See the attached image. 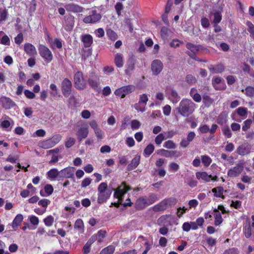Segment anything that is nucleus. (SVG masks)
Here are the masks:
<instances>
[{
    "instance_id": "obj_1",
    "label": "nucleus",
    "mask_w": 254,
    "mask_h": 254,
    "mask_svg": "<svg viewBox=\"0 0 254 254\" xmlns=\"http://www.w3.org/2000/svg\"><path fill=\"white\" fill-rule=\"evenodd\" d=\"M195 104L190 99H183L179 104L177 110L183 117H188L194 111Z\"/></svg>"
},
{
    "instance_id": "obj_2",
    "label": "nucleus",
    "mask_w": 254,
    "mask_h": 254,
    "mask_svg": "<svg viewBox=\"0 0 254 254\" xmlns=\"http://www.w3.org/2000/svg\"><path fill=\"white\" fill-rule=\"evenodd\" d=\"M97 190V202L99 203H103L109 199L113 190L108 188V184L106 182H102L98 186Z\"/></svg>"
},
{
    "instance_id": "obj_3",
    "label": "nucleus",
    "mask_w": 254,
    "mask_h": 254,
    "mask_svg": "<svg viewBox=\"0 0 254 254\" xmlns=\"http://www.w3.org/2000/svg\"><path fill=\"white\" fill-rule=\"evenodd\" d=\"M156 199L155 196L153 194L150 195L148 197H140L136 200L134 207L137 210H142L153 204Z\"/></svg>"
},
{
    "instance_id": "obj_4",
    "label": "nucleus",
    "mask_w": 254,
    "mask_h": 254,
    "mask_svg": "<svg viewBox=\"0 0 254 254\" xmlns=\"http://www.w3.org/2000/svg\"><path fill=\"white\" fill-rule=\"evenodd\" d=\"M73 82L75 87L78 90H83L86 87V82L83 77V73L81 71H77L74 74Z\"/></svg>"
},
{
    "instance_id": "obj_5",
    "label": "nucleus",
    "mask_w": 254,
    "mask_h": 254,
    "mask_svg": "<svg viewBox=\"0 0 254 254\" xmlns=\"http://www.w3.org/2000/svg\"><path fill=\"white\" fill-rule=\"evenodd\" d=\"M38 50L40 56L47 63H50L53 60V54L47 46L40 44L38 47Z\"/></svg>"
},
{
    "instance_id": "obj_6",
    "label": "nucleus",
    "mask_w": 254,
    "mask_h": 254,
    "mask_svg": "<svg viewBox=\"0 0 254 254\" xmlns=\"http://www.w3.org/2000/svg\"><path fill=\"white\" fill-rule=\"evenodd\" d=\"M134 90L135 87L134 85H128L117 89L115 91L114 93L116 96L121 97V98H124L126 97V95L133 92Z\"/></svg>"
},
{
    "instance_id": "obj_7",
    "label": "nucleus",
    "mask_w": 254,
    "mask_h": 254,
    "mask_svg": "<svg viewBox=\"0 0 254 254\" xmlns=\"http://www.w3.org/2000/svg\"><path fill=\"white\" fill-rule=\"evenodd\" d=\"M130 190V187L127 185L126 183L123 182L117 189L115 190L114 196L115 198L122 200L124 194Z\"/></svg>"
},
{
    "instance_id": "obj_8",
    "label": "nucleus",
    "mask_w": 254,
    "mask_h": 254,
    "mask_svg": "<svg viewBox=\"0 0 254 254\" xmlns=\"http://www.w3.org/2000/svg\"><path fill=\"white\" fill-rule=\"evenodd\" d=\"M72 85L70 80L65 78L61 82V90L62 94L65 97H68L71 92Z\"/></svg>"
},
{
    "instance_id": "obj_9",
    "label": "nucleus",
    "mask_w": 254,
    "mask_h": 254,
    "mask_svg": "<svg viewBox=\"0 0 254 254\" xmlns=\"http://www.w3.org/2000/svg\"><path fill=\"white\" fill-rule=\"evenodd\" d=\"M101 15L98 13L96 10H93L89 12V14L85 16L83 19V22L85 23H95L101 19Z\"/></svg>"
},
{
    "instance_id": "obj_10",
    "label": "nucleus",
    "mask_w": 254,
    "mask_h": 254,
    "mask_svg": "<svg viewBox=\"0 0 254 254\" xmlns=\"http://www.w3.org/2000/svg\"><path fill=\"white\" fill-rule=\"evenodd\" d=\"M74 168L68 167L60 171V178L58 180H63L64 179H74Z\"/></svg>"
},
{
    "instance_id": "obj_11",
    "label": "nucleus",
    "mask_w": 254,
    "mask_h": 254,
    "mask_svg": "<svg viewBox=\"0 0 254 254\" xmlns=\"http://www.w3.org/2000/svg\"><path fill=\"white\" fill-rule=\"evenodd\" d=\"M161 37L164 44L168 43L173 37V31L167 27H162L160 31Z\"/></svg>"
},
{
    "instance_id": "obj_12",
    "label": "nucleus",
    "mask_w": 254,
    "mask_h": 254,
    "mask_svg": "<svg viewBox=\"0 0 254 254\" xmlns=\"http://www.w3.org/2000/svg\"><path fill=\"white\" fill-rule=\"evenodd\" d=\"M244 170V166L242 163H238L234 167L228 170L227 175L231 178L239 176Z\"/></svg>"
},
{
    "instance_id": "obj_13",
    "label": "nucleus",
    "mask_w": 254,
    "mask_h": 254,
    "mask_svg": "<svg viewBox=\"0 0 254 254\" xmlns=\"http://www.w3.org/2000/svg\"><path fill=\"white\" fill-rule=\"evenodd\" d=\"M177 199L174 197H169L163 200L160 202V211L164 210L169 207L175 205Z\"/></svg>"
},
{
    "instance_id": "obj_14",
    "label": "nucleus",
    "mask_w": 254,
    "mask_h": 254,
    "mask_svg": "<svg viewBox=\"0 0 254 254\" xmlns=\"http://www.w3.org/2000/svg\"><path fill=\"white\" fill-rule=\"evenodd\" d=\"M252 148L251 145L248 142H245L240 145L236 150V152L240 155H245L250 153Z\"/></svg>"
},
{
    "instance_id": "obj_15",
    "label": "nucleus",
    "mask_w": 254,
    "mask_h": 254,
    "mask_svg": "<svg viewBox=\"0 0 254 254\" xmlns=\"http://www.w3.org/2000/svg\"><path fill=\"white\" fill-rule=\"evenodd\" d=\"M0 103L5 109H10L16 105L12 99L5 96H2L0 98Z\"/></svg>"
},
{
    "instance_id": "obj_16",
    "label": "nucleus",
    "mask_w": 254,
    "mask_h": 254,
    "mask_svg": "<svg viewBox=\"0 0 254 254\" xmlns=\"http://www.w3.org/2000/svg\"><path fill=\"white\" fill-rule=\"evenodd\" d=\"M99 80V77L97 75L93 74L90 76V77L87 80V82L92 89L98 90L100 84Z\"/></svg>"
},
{
    "instance_id": "obj_17",
    "label": "nucleus",
    "mask_w": 254,
    "mask_h": 254,
    "mask_svg": "<svg viewBox=\"0 0 254 254\" xmlns=\"http://www.w3.org/2000/svg\"><path fill=\"white\" fill-rule=\"evenodd\" d=\"M195 136V133L193 131H190L187 135V138H183L180 143V146L183 148H186L189 146Z\"/></svg>"
},
{
    "instance_id": "obj_18",
    "label": "nucleus",
    "mask_w": 254,
    "mask_h": 254,
    "mask_svg": "<svg viewBox=\"0 0 254 254\" xmlns=\"http://www.w3.org/2000/svg\"><path fill=\"white\" fill-rule=\"evenodd\" d=\"M64 8L67 11L73 13L81 12L83 10L82 7L72 3L65 4Z\"/></svg>"
},
{
    "instance_id": "obj_19",
    "label": "nucleus",
    "mask_w": 254,
    "mask_h": 254,
    "mask_svg": "<svg viewBox=\"0 0 254 254\" xmlns=\"http://www.w3.org/2000/svg\"><path fill=\"white\" fill-rule=\"evenodd\" d=\"M24 50L26 54L29 56H34L37 54L36 49L32 44L25 43L24 46Z\"/></svg>"
},
{
    "instance_id": "obj_20",
    "label": "nucleus",
    "mask_w": 254,
    "mask_h": 254,
    "mask_svg": "<svg viewBox=\"0 0 254 254\" xmlns=\"http://www.w3.org/2000/svg\"><path fill=\"white\" fill-rule=\"evenodd\" d=\"M140 161V156L136 155L130 161V163L128 164L127 169L128 171H132L135 169L139 164Z\"/></svg>"
},
{
    "instance_id": "obj_21",
    "label": "nucleus",
    "mask_w": 254,
    "mask_h": 254,
    "mask_svg": "<svg viewBox=\"0 0 254 254\" xmlns=\"http://www.w3.org/2000/svg\"><path fill=\"white\" fill-rule=\"evenodd\" d=\"M88 129L87 127H81L79 128L76 133L78 140L81 142L83 139L86 138L88 134Z\"/></svg>"
},
{
    "instance_id": "obj_22",
    "label": "nucleus",
    "mask_w": 254,
    "mask_h": 254,
    "mask_svg": "<svg viewBox=\"0 0 254 254\" xmlns=\"http://www.w3.org/2000/svg\"><path fill=\"white\" fill-rule=\"evenodd\" d=\"M81 40L83 43L85 48L90 47L93 43V37L90 34L82 35Z\"/></svg>"
},
{
    "instance_id": "obj_23",
    "label": "nucleus",
    "mask_w": 254,
    "mask_h": 254,
    "mask_svg": "<svg viewBox=\"0 0 254 254\" xmlns=\"http://www.w3.org/2000/svg\"><path fill=\"white\" fill-rule=\"evenodd\" d=\"M93 238H90L87 243L84 245L82 249L83 254H88L90 252V247L93 243L95 242V239Z\"/></svg>"
},
{
    "instance_id": "obj_24",
    "label": "nucleus",
    "mask_w": 254,
    "mask_h": 254,
    "mask_svg": "<svg viewBox=\"0 0 254 254\" xmlns=\"http://www.w3.org/2000/svg\"><path fill=\"white\" fill-rule=\"evenodd\" d=\"M47 176L48 178L51 180L55 179L58 177V179H59L60 171H59L58 169L56 168L52 169L47 173Z\"/></svg>"
},
{
    "instance_id": "obj_25",
    "label": "nucleus",
    "mask_w": 254,
    "mask_h": 254,
    "mask_svg": "<svg viewBox=\"0 0 254 254\" xmlns=\"http://www.w3.org/2000/svg\"><path fill=\"white\" fill-rule=\"evenodd\" d=\"M186 47L190 51V52L196 53L203 49L202 46L200 45H194L191 43H188L186 44Z\"/></svg>"
},
{
    "instance_id": "obj_26",
    "label": "nucleus",
    "mask_w": 254,
    "mask_h": 254,
    "mask_svg": "<svg viewBox=\"0 0 254 254\" xmlns=\"http://www.w3.org/2000/svg\"><path fill=\"white\" fill-rule=\"evenodd\" d=\"M196 177L198 180L202 179L205 182H209L211 179V175H208L205 172L196 173Z\"/></svg>"
},
{
    "instance_id": "obj_27",
    "label": "nucleus",
    "mask_w": 254,
    "mask_h": 254,
    "mask_svg": "<svg viewBox=\"0 0 254 254\" xmlns=\"http://www.w3.org/2000/svg\"><path fill=\"white\" fill-rule=\"evenodd\" d=\"M64 24L65 26L72 28L74 24V17L71 15H67L64 17Z\"/></svg>"
},
{
    "instance_id": "obj_28",
    "label": "nucleus",
    "mask_w": 254,
    "mask_h": 254,
    "mask_svg": "<svg viewBox=\"0 0 254 254\" xmlns=\"http://www.w3.org/2000/svg\"><path fill=\"white\" fill-rule=\"evenodd\" d=\"M23 217L21 214H17L13 219L12 223V227L13 229H15L19 226L23 221Z\"/></svg>"
},
{
    "instance_id": "obj_29",
    "label": "nucleus",
    "mask_w": 254,
    "mask_h": 254,
    "mask_svg": "<svg viewBox=\"0 0 254 254\" xmlns=\"http://www.w3.org/2000/svg\"><path fill=\"white\" fill-rule=\"evenodd\" d=\"M74 228L78 231L80 233L84 232V224L81 219H77L74 223Z\"/></svg>"
},
{
    "instance_id": "obj_30",
    "label": "nucleus",
    "mask_w": 254,
    "mask_h": 254,
    "mask_svg": "<svg viewBox=\"0 0 254 254\" xmlns=\"http://www.w3.org/2000/svg\"><path fill=\"white\" fill-rule=\"evenodd\" d=\"M39 146L44 149H49L54 147L50 138L39 142Z\"/></svg>"
},
{
    "instance_id": "obj_31",
    "label": "nucleus",
    "mask_w": 254,
    "mask_h": 254,
    "mask_svg": "<svg viewBox=\"0 0 254 254\" xmlns=\"http://www.w3.org/2000/svg\"><path fill=\"white\" fill-rule=\"evenodd\" d=\"M209 69L213 73H219L224 71V68L222 64H219L215 66H211Z\"/></svg>"
},
{
    "instance_id": "obj_32",
    "label": "nucleus",
    "mask_w": 254,
    "mask_h": 254,
    "mask_svg": "<svg viewBox=\"0 0 254 254\" xmlns=\"http://www.w3.org/2000/svg\"><path fill=\"white\" fill-rule=\"evenodd\" d=\"M135 68V63L133 59L129 60L127 65L125 73L127 74H130Z\"/></svg>"
},
{
    "instance_id": "obj_33",
    "label": "nucleus",
    "mask_w": 254,
    "mask_h": 254,
    "mask_svg": "<svg viewBox=\"0 0 254 254\" xmlns=\"http://www.w3.org/2000/svg\"><path fill=\"white\" fill-rule=\"evenodd\" d=\"M175 135V132L173 131H170L164 132L162 133H160V144L164 140L167 138H172Z\"/></svg>"
},
{
    "instance_id": "obj_34",
    "label": "nucleus",
    "mask_w": 254,
    "mask_h": 254,
    "mask_svg": "<svg viewBox=\"0 0 254 254\" xmlns=\"http://www.w3.org/2000/svg\"><path fill=\"white\" fill-rule=\"evenodd\" d=\"M115 63L118 67H122L124 65L123 57L121 54H117L115 57Z\"/></svg>"
},
{
    "instance_id": "obj_35",
    "label": "nucleus",
    "mask_w": 254,
    "mask_h": 254,
    "mask_svg": "<svg viewBox=\"0 0 254 254\" xmlns=\"http://www.w3.org/2000/svg\"><path fill=\"white\" fill-rule=\"evenodd\" d=\"M214 212H215L214 218L215 221L214 224L216 226L219 225L223 221V219L222 218V216L219 210L217 209H215L214 210Z\"/></svg>"
},
{
    "instance_id": "obj_36",
    "label": "nucleus",
    "mask_w": 254,
    "mask_h": 254,
    "mask_svg": "<svg viewBox=\"0 0 254 254\" xmlns=\"http://www.w3.org/2000/svg\"><path fill=\"white\" fill-rule=\"evenodd\" d=\"M227 121V115L225 113H221L216 119L217 124L220 125H223Z\"/></svg>"
},
{
    "instance_id": "obj_37",
    "label": "nucleus",
    "mask_w": 254,
    "mask_h": 254,
    "mask_svg": "<svg viewBox=\"0 0 254 254\" xmlns=\"http://www.w3.org/2000/svg\"><path fill=\"white\" fill-rule=\"evenodd\" d=\"M170 98L173 103H176L179 101L181 98L176 90L172 89L171 90Z\"/></svg>"
},
{
    "instance_id": "obj_38",
    "label": "nucleus",
    "mask_w": 254,
    "mask_h": 254,
    "mask_svg": "<svg viewBox=\"0 0 254 254\" xmlns=\"http://www.w3.org/2000/svg\"><path fill=\"white\" fill-rule=\"evenodd\" d=\"M115 250V248L113 245H109L104 248L100 252V254H113Z\"/></svg>"
},
{
    "instance_id": "obj_39",
    "label": "nucleus",
    "mask_w": 254,
    "mask_h": 254,
    "mask_svg": "<svg viewBox=\"0 0 254 254\" xmlns=\"http://www.w3.org/2000/svg\"><path fill=\"white\" fill-rule=\"evenodd\" d=\"M223 188L222 187H218L217 188H213L212 190V191L214 193V195L216 197L224 198V196L223 195Z\"/></svg>"
},
{
    "instance_id": "obj_40",
    "label": "nucleus",
    "mask_w": 254,
    "mask_h": 254,
    "mask_svg": "<svg viewBox=\"0 0 254 254\" xmlns=\"http://www.w3.org/2000/svg\"><path fill=\"white\" fill-rule=\"evenodd\" d=\"M151 70L154 75H157L159 74V60H155L152 62Z\"/></svg>"
},
{
    "instance_id": "obj_41",
    "label": "nucleus",
    "mask_w": 254,
    "mask_h": 254,
    "mask_svg": "<svg viewBox=\"0 0 254 254\" xmlns=\"http://www.w3.org/2000/svg\"><path fill=\"white\" fill-rule=\"evenodd\" d=\"M177 152L176 151H169L164 149H160V155L166 157H172L174 156Z\"/></svg>"
},
{
    "instance_id": "obj_42",
    "label": "nucleus",
    "mask_w": 254,
    "mask_h": 254,
    "mask_svg": "<svg viewBox=\"0 0 254 254\" xmlns=\"http://www.w3.org/2000/svg\"><path fill=\"white\" fill-rule=\"evenodd\" d=\"M8 15L7 10L5 8H0V23L6 20Z\"/></svg>"
},
{
    "instance_id": "obj_43",
    "label": "nucleus",
    "mask_w": 254,
    "mask_h": 254,
    "mask_svg": "<svg viewBox=\"0 0 254 254\" xmlns=\"http://www.w3.org/2000/svg\"><path fill=\"white\" fill-rule=\"evenodd\" d=\"M244 233L245 234V237L247 238H249L252 234V229H251V226L250 225V223L247 224L244 229Z\"/></svg>"
},
{
    "instance_id": "obj_44",
    "label": "nucleus",
    "mask_w": 254,
    "mask_h": 254,
    "mask_svg": "<svg viewBox=\"0 0 254 254\" xmlns=\"http://www.w3.org/2000/svg\"><path fill=\"white\" fill-rule=\"evenodd\" d=\"M62 138V136L61 134H57L53 135L50 139L54 146L61 140Z\"/></svg>"
},
{
    "instance_id": "obj_45",
    "label": "nucleus",
    "mask_w": 254,
    "mask_h": 254,
    "mask_svg": "<svg viewBox=\"0 0 254 254\" xmlns=\"http://www.w3.org/2000/svg\"><path fill=\"white\" fill-rule=\"evenodd\" d=\"M246 25L248 26L247 30L250 33L251 37L254 39V25L250 21H247Z\"/></svg>"
},
{
    "instance_id": "obj_46",
    "label": "nucleus",
    "mask_w": 254,
    "mask_h": 254,
    "mask_svg": "<svg viewBox=\"0 0 254 254\" xmlns=\"http://www.w3.org/2000/svg\"><path fill=\"white\" fill-rule=\"evenodd\" d=\"M154 150V146L152 144L148 145L144 150V153L145 155L149 156L150 155Z\"/></svg>"
},
{
    "instance_id": "obj_47",
    "label": "nucleus",
    "mask_w": 254,
    "mask_h": 254,
    "mask_svg": "<svg viewBox=\"0 0 254 254\" xmlns=\"http://www.w3.org/2000/svg\"><path fill=\"white\" fill-rule=\"evenodd\" d=\"M106 34L109 38L111 40L115 41L118 38L116 33L111 29L107 30Z\"/></svg>"
},
{
    "instance_id": "obj_48",
    "label": "nucleus",
    "mask_w": 254,
    "mask_h": 254,
    "mask_svg": "<svg viewBox=\"0 0 254 254\" xmlns=\"http://www.w3.org/2000/svg\"><path fill=\"white\" fill-rule=\"evenodd\" d=\"M222 131L223 134L227 138H230L232 136V133L230 127L228 126H225L222 128Z\"/></svg>"
},
{
    "instance_id": "obj_49",
    "label": "nucleus",
    "mask_w": 254,
    "mask_h": 254,
    "mask_svg": "<svg viewBox=\"0 0 254 254\" xmlns=\"http://www.w3.org/2000/svg\"><path fill=\"white\" fill-rule=\"evenodd\" d=\"M245 94L249 97H254V87L253 86H248L245 88Z\"/></svg>"
},
{
    "instance_id": "obj_50",
    "label": "nucleus",
    "mask_w": 254,
    "mask_h": 254,
    "mask_svg": "<svg viewBox=\"0 0 254 254\" xmlns=\"http://www.w3.org/2000/svg\"><path fill=\"white\" fill-rule=\"evenodd\" d=\"M238 114L242 117L246 118L247 116V108L245 107H239L237 109Z\"/></svg>"
},
{
    "instance_id": "obj_51",
    "label": "nucleus",
    "mask_w": 254,
    "mask_h": 254,
    "mask_svg": "<svg viewBox=\"0 0 254 254\" xmlns=\"http://www.w3.org/2000/svg\"><path fill=\"white\" fill-rule=\"evenodd\" d=\"M52 44H53V48H51L53 50H54L55 47L59 49H60L63 47V41L60 39L56 38Z\"/></svg>"
},
{
    "instance_id": "obj_52",
    "label": "nucleus",
    "mask_w": 254,
    "mask_h": 254,
    "mask_svg": "<svg viewBox=\"0 0 254 254\" xmlns=\"http://www.w3.org/2000/svg\"><path fill=\"white\" fill-rule=\"evenodd\" d=\"M54 221V218L52 215H49L44 219V222L46 226H51Z\"/></svg>"
},
{
    "instance_id": "obj_53",
    "label": "nucleus",
    "mask_w": 254,
    "mask_h": 254,
    "mask_svg": "<svg viewBox=\"0 0 254 254\" xmlns=\"http://www.w3.org/2000/svg\"><path fill=\"white\" fill-rule=\"evenodd\" d=\"M201 160L202 163L206 167L208 166L212 162L211 159L207 155L201 156Z\"/></svg>"
},
{
    "instance_id": "obj_54",
    "label": "nucleus",
    "mask_w": 254,
    "mask_h": 254,
    "mask_svg": "<svg viewBox=\"0 0 254 254\" xmlns=\"http://www.w3.org/2000/svg\"><path fill=\"white\" fill-rule=\"evenodd\" d=\"M186 81L190 85H192L196 82V79L194 76L191 74H188L186 77Z\"/></svg>"
},
{
    "instance_id": "obj_55",
    "label": "nucleus",
    "mask_w": 254,
    "mask_h": 254,
    "mask_svg": "<svg viewBox=\"0 0 254 254\" xmlns=\"http://www.w3.org/2000/svg\"><path fill=\"white\" fill-rule=\"evenodd\" d=\"M0 44L7 46L10 45V39L7 35L5 34H3L1 39L0 40Z\"/></svg>"
},
{
    "instance_id": "obj_56",
    "label": "nucleus",
    "mask_w": 254,
    "mask_h": 254,
    "mask_svg": "<svg viewBox=\"0 0 254 254\" xmlns=\"http://www.w3.org/2000/svg\"><path fill=\"white\" fill-rule=\"evenodd\" d=\"M44 191L47 195H50L53 192V187L50 184H47L44 187Z\"/></svg>"
},
{
    "instance_id": "obj_57",
    "label": "nucleus",
    "mask_w": 254,
    "mask_h": 254,
    "mask_svg": "<svg viewBox=\"0 0 254 254\" xmlns=\"http://www.w3.org/2000/svg\"><path fill=\"white\" fill-rule=\"evenodd\" d=\"M163 146L168 149H174L176 148V145L172 140H169L164 143Z\"/></svg>"
},
{
    "instance_id": "obj_58",
    "label": "nucleus",
    "mask_w": 254,
    "mask_h": 254,
    "mask_svg": "<svg viewBox=\"0 0 254 254\" xmlns=\"http://www.w3.org/2000/svg\"><path fill=\"white\" fill-rule=\"evenodd\" d=\"M75 143V139L72 137H68L67 140L65 142V146L66 148H68L72 146Z\"/></svg>"
},
{
    "instance_id": "obj_59",
    "label": "nucleus",
    "mask_w": 254,
    "mask_h": 254,
    "mask_svg": "<svg viewBox=\"0 0 254 254\" xmlns=\"http://www.w3.org/2000/svg\"><path fill=\"white\" fill-rule=\"evenodd\" d=\"M222 19V15L219 12H216L214 14L213 23L214 24L219 23Z\"/></svg>"
},
{
    "instance_id": "obj_60",
    "label": "nucleus",
    "mask_w": 254,
    "mask_h": 254,
    "mask_svg": "<svg viewBox=\"0 0 254 254\" xmlns=\"http://www.w3.org/2000/svg\"><path fill=\"white\" fill-rule=\"evenodd\" d=\"M148 100V98L146 94H143L139 96V99L138 102L143 104V106H146Z\"/></svg>"
},
{
    "instance_id": "obj_61",
    "label": "nucleus",
    "mask_w": 254,
    "mask_h": 254,
    "mask_svg": "<svg viewBox=\"0 0 254 254\" xmlns=\"http://www.w3.org/2000/svg\"><path fill=\"white\" fill-rule=\"evenodd\" d=\"M23 41V34L20 32L14 38V42L17 45L21 44Z\"/></svg>"
},
{
    "instance_id": "obj_62",
    "label": "nucleus",
    "mask_w": 254,
    "mask_h": 254,
    "mask_svg": "<svg viewBox=\"0 0 254 254\" xmlns=\"http://www.w3.org/2000/svg\"><path fill=\"white\" fill-rule=\"evenodd\" d=\"M92 179L89 177H87L84 179L81 182V187L86 188L89 186L91 183Z\"/></svg>"
},
{
    "instance_id": "obj_63",
    "label": "nucleus",
    "mask_w": 254,
    "mask_h": 254,
    "mask_svg": "<svg viewBox=\"0 0 254 254\" xmlns=\"http://www.w3.org/2000/svg\"><path fill=\"white\" fill-rule=\"evenodd\" d=\"M50 89L53 91L50 92L51 95L53 97H55L58 94V88L56 84L54 83H52L50 85Z\"/></svg>"
},
{
    "instance_id": "obj_64",
    "label": "nucleus",
    "mask_w": 254,
    "mask_h": 254,
    "mask_svg": "<svg viewBox=\"0 0 254 254\" xmlns=\"http://www.w3.org/2000/svg\"><path fill=\"white\" fill-rule=\"evenodd\" d=\"M223 254H239V252L237 249L232 248L225 250Z\"/></svg>"
}]
</instances>
